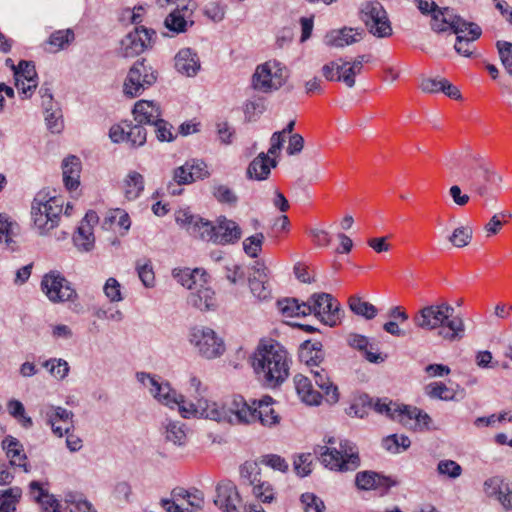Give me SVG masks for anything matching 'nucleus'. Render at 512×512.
<instances>
[{"label":"nucleus","mask_w":512,"mask_h":512,"mask_svg":"<svg viewBox=\"0 0 512 512\" xmlns=\"http://www.w3.org/2000/svg\"><path fill=\"white\" fill-rule=\"evenodd\" d=\"M144 190V178L136 172L130 171L124 180V193L128 200L137 199Z\"/></svg>","instance_id":"nucleus-40"},{"label":"nucleus","mask_w":512,"mask_h":512,"mask_svg":"<svg viewBox=\"0 0 512 512\" xmlns=\"http://www.w3.org/2000/svg\"><path fill=\"white\" fill-rule=\"evenodd\" d=\"M166 440L174 445L182 446L185 444L187 435L185 425L179 421L169 420L165 426Z\"/></svg>","instance_id":"nucleus-45"},{"label":"nucleus","mask_w":512,"mask_h":512,"mask_svg":"<svg viewBox=\"0 0 512 512\" xmlns=\"http://www.w3.org/2000/svg\"><path fill=\"white\" fill-rule=\"evenodd\" d=\"M103 291L111 302H119L123 299L120 283L113 277L106 280Z\"/></svg>","instance_id":"nucleus-63"},{"label":"nucleus","mask_w":512,"mask_h":512,"mask_svg":"<svg viewBox=\"0 0 512 512\" xmlns=\"http://www.w3.org/2000/svg\"><path fill=\"white\" fill-rule=\"evenodd\" d=\"M450 21V30L456 34L455 51L464 57H470L473 54V42L482 35L481 27L474 23L468 22L462 17L450 16L444 19V22Z\"/></svg>","instance_id":"nucleus-7"},{"label":"nucleus","mask_w":512,"mask_h":512,"mask_svg":"<svg viewBox=\"0 0 512 512\" xmlns=\"http://www.w3.org/2000/svg\"><path fill=\"white\" fill-rule=\"evenodd\" d=\"M279 420V415L271 406L256 407V421H259L262 425L272 426L279 423Z\"/></svg>","instance_id":"nucleus-59"},{"label":"nucleus","mask_w":512,"mask_h":512,"mask_svg":"<svg viewBox=\"0 0 512 512\" xmlns=\"http://www.w3.org/2000/svg\"><path fill=\"white\" fill-rule=\"evenodd\" d=\"M30 493L34 500L41 505L44 512H63L58 500L54 495L43 489L40 482L32 481L29 485Z\"/></svg>","instance_id":"nucleus-33"},{"label":"nucleus","mask_w":512,"mask_h":512,"mask_svg":"<svg viewBox=\"0 0 512 512\" xmlns=\"http://www.w3.org/2000/svg\"><path fill=\"white\" fill-rule=\"evenodd\" d=\"M301 502L305 512H323L324 502L313 493H304L301 495Z\"/></svg>","instance_id":"nucleus-62"},{"label":"nucleus","mask_w":512,"mask_h":512,"mask_svg":"<svg viewBox=\"0 0 512 512\" xmlns=\"http://www.w3.org/2000/svg\"><path fill=\"white\" fill-rule=\"evenodd\" d=\"M73 243L78 251L90 252L94 248L95 237L89 225H80L73 236Z\"/></svg>","instance_id":"nucleus-42"},{"label":"nucleus","mask_w":512,"mask_h":512,"mask_svg":"<svg viewBox=\"0 0 512 512\" xmlns=\"http://www.w3.org/2000/svg\"><path fill=\"white\" fill-rule=\"evenodd\" d=\"M189 341L198 353L207 359L220 357L225 352V344L216 332L205 326H194L189 331Z\"/></svg>","instance_id":"nucleus-8"},{"label":"nucleus","mask_w":512,"mask_h":512,"mask_svg":"<svg viewBox=\"0 0 512 512\" xmlns=\"http://www.w3.org/2000/svg\"><path fill=\"white\" fill-rule=\"evenodd\" d=\"M62 211L63 200L60 197L50 196L45 191L36 194L31 205V216L41 236L58 226Z\"/></svg>","instance_id":"nucleus-4"},{"label":"nucleus","mask_w":512,"mask_h":512,"mask_svg":"<svg viewBox=\"0 0 512 512\" xmlns=\"http://www.w3.org/2000/svg\"><path fill=\"white\" fill-rule=\"evenodd\" d=\"M198 178H201L199 172H191L190 161H187L184 165L174 169L173 181L178 185H186L194 182Z\"/></svg>","instance_id":"nucleus-53"},{"label":"nucleus","mask_w":512,"mask_h":512,"mask_svg":"<svg viewBox=\"0 0 512 512\" xmlns=\"http://www.w3.org/2000/svg\"><path fill=\"white\" fill-rule=\"evenodd\" d=\"M212 194L221 204L235 206L238 202V196L227 185L215 183L212 186Z\"/></svg>","instance_id":"nucleus-50"},{"label":"nucleus","mask_w":512,"mask_h":512,"mask_svg":"<svg viewBox=\"0 0 512 512\" xmlns=\"http://www.w3.org/2000/svg\"><path fill=\"white\" fill-rule=\"evenodd\" d=\"M265 240L263 233H256L255 235L247 237L243 241V250L251 258H257L262 250V245Z\"/></svg>","instance_id":"nucleus-56"},{"label":"nucleus","mask_w":512,"mask_h":512,"mask_svg":"<svg viewBox=\"0 0 512 512\" xmlns=\"http://www.w3.org/2000/svg\"><path fill=\"white\" fill-rule=\"evenodd\" d=\"M311 374L313 375L315 384L322 390V397H325V400L329 404H335L339 400V392L337 386H335L326 370L320 365L318 367H314L311 369Z\"/></svg>","instance_id":"nucleus-28"},{"label":"nucleus","mask_w":512,"mask_h":512,"mask_svg":"<svg viewBox=\"0 0 512 512\" xmlns=\"http://www.w3.org/2000/svg\"><path fill=\"white\" fill-rule=\"evenodd\" d=\"M41 288L52 302H64L76 296L70 282L58 272L46 274L42 279Z\"/></svg>","instance_id":"nucleus-17"},{"label":"nucleus","mask_w":512,"mask_h":512,"mask_svg":"<svg viewBox=\"0 0 512 512\" xmlns=\"http://www.w3.org/2000/svg\"><path fill=\"white\" fill-rule=\"evenodd\" d=\"M350 310L357 316L371 320L378 314V309L371 303L364 301L361 297L353 295L348 300Z\"/></svg>","instance_id":"nucleus-41"},{"label":"nucleus","mask_w":512,"mask_h":512,"mask_svg":"<svg viewBox=\"0 0 512 512\" xmlns=\"http://www.w3.org/2000/svg\"><path fill=\"white\" fill-rule=\"evenodd\" d=\"M369 62V56L360 55L354 59L352 63H349L348 68L343 69V73L337 76V81H343L345 85L349 88L354 87L355 85V76L361 73L363 68V63Z\"/></svg>","instance_id":"nucleus-39"},{"label":"nucleus","mask_w":512,"mask_h":512,"mask_svg":"<svg viewBox=\"0 0 512 512\" xmlns=\"http://www.w3.org/2000/svg\"><path fill=\"white\" fill-rule=\"evenodd\" d=\"M277 307L284 317H299L310 315L309 305L299 302L296 298H284L277 301Z\"/></svg>","instance_id":"nucleus-36"},{"label":"nucleus","mask_w":512,"mask_h":512,"mask_svg":"<svg viewBox=\"0 0 512 512\" xmlns=\"http://www.w3.org/2000/svg\"><path fill=\"white\" fill-rule=\"evenodd\" d=\"M249 287L251 293L261 301L271 297V288L267 282V278L250 277Z\"/></svg>","instance_id":"nucleus-54"},{"label":"nucleus","mask_w":512,"mask_h":512,"mask_svg":"<svg viewBox=\"0 0 512 512\" xmlns=\"http://www.w3.org/2000/svg\"><path fill=\"white\" fill-rule=\"evenodd\" d=\"M75 39V35L72 29L57 30L53 32L47 43L54 49L52 52H58L72 43Z\"/></svg>","instance_id":"nucleus-46"},{"label":"nucleus","mask_w":512,"mask_h":512,"mask_svg":"<svg viewBox=\"0 0 512 512\" xmlns=\"http://www.w3.org/2000/svg\"><path fill=\"white\" fill-rule=\"evenodd\" d=\"M260 462L246 461L240 466V478L243 485L252 486L253 495L263 503H271L275 499L272 485L261 479Z\"/></svg>","instance_id":"nucleus-11"},{"label":"nucleus","mask_w":512,"mask_h":512,"mask_svg":"<svg viewBox=\"0 0 512 512\" xmlns=\"http://www.w3.org/2000/svg\"><path fill=\"white\" fill-rule=\"evenodd\" d=\"M360 18L369 32L378 38H385L392 34V27L387 12L378 1H367L362 4Z\"/></svg>","instance_id":"nucleus-10"},{"label":"nucleus","mask_w":512,"mask_h":512,"mask_svg":"<svg viewBox=\"0 0 512 512\" xmlns=\"http://www.w3.org/2000/svg\"><path fill=\"white\" fill-rule=\"evenodd\" d=\"M135 376L137 381L148 389L150 395L162 405L173 408L175 403L182 401V395L160 376L143 371L137 372Z\"/></svg>","instance_id":"nucleus-9"},{"label":"nucleus","mask_w":512,"mask_h":512,"mask_svg":"<svg viewBox=\"0 0 512 512\" xmlns=\"http://www.w3.org/2000/svg\"><path fill=\"white\" fill-rule=\"evenodd\" d=\"M437 472L440 475L456 479L462 474V467L453 460H441L437 464Z\"/></svg>","instance_id":"nucleus-60"},{"label":"nucleus","mask_w":512,"mask_h":512,"mask_svg":"<svg viewBox=\"0 0 512 512\" xmlns=\"http://www.w3.org/2000/svg\"><path fill=\"white\" fill-rule=\"evenodd\" d=\"M355 483L361 490L370 489H389L397 484V482L390 477L381 475L374 471L358 472L355 477Z\"/></svg>","instance_id":"nucleus-24"},{"label":"nucleus","mask_w":512,"mask_h":512,"mask_svg":"<svg viewBox=\"0 0 512 512\" xmlns=\"http://www.w3.org/2000/svg\"><path fill=\"white\" fill-rule=\"evenodd\" d=\"M295 389L298 396L308 405H319L322 400V394L313 389L311 380L298 374L294 377Z\"/></svg>","instance_id":"nucleus-32"},{"label":"nucleus","mask_w":512,"mask_h":512,"mask_svg":"<svg viewBox=\"0 0 512 512\" xmlns=\"http://www.w3.org/2000/svg\"><path fill=\"white\" fill-rule=\"evenodd\" d=\"M126 128H128L127 132V142L130 143L132 147H140L146 143L147 131L144 125L137 123L132 125V123L125 122Z\"/></svg>","instance_id":"nucleus-49"},{"label":"nucleus","mask_w":512,"mask_h":512,"mask_svg":"<svg viewBox=\"0 0 512 512\" xmlns=\"http://www.w3.org/2000/svg\"><path fill=\"white\" fill-rule=\"evenodd\" d=\"M43 367L48 369L49 373L59 380H63L68 376L70 367L66 360L51 358L43 363Z\"/></svg>","instance_id":"nucleus-51"},{"label":"nucleus","mask_w":512,"mask_h":512,"mask_svg":"<svg viewBox=\"0 0 512 512\" xmlns=\"http://www.w3.org/2000/svg\"><path fill=\"white\" fill-rule=\"evenodd\" d=\"M134 120L142 125L152 126L162 117V112L158 103L149 100H139L135 103L132 110Z\"/></svg>","instance_id":"nucleus-22"},{"label":"nucleus","mask_w":512,"mask_h":512,"mask_svg":"<svg viewBox=\"0 0 512 512\" xmlns=\"http://www.w3.org/2000/svg\"><path fill=\"white\" fill-rule=\"evenodd\" d=\"M405 406L406 405H398L392 401L387 402L386 400L378 399L374 404V409L376 412L385 414L392 420L407 426V421H405Z\"/></svg>","instance_id":"nucleus-38"},{"label":"nucleus","mask_w":512,"mask_h":512,"mask_svg":"<svg viewBox=\"0 0 512 512\" xmlns=\"http://www.w3.org/2000/svg\"><path fill=\"white\" fill-rule=\"evenodd\" d=\"M173 276L182 286L186 287L189 290H193L199 286V283H202L205 276V271L199 268L194 270L183 269V270H174Z\"/></svg>","instance_id":"nucleus-37"},{"label":"nucleus","mask_w":512,"mask_h":512,"mask_svg":"<svg viewBox=\"0 0 512 512\" xmlns=\"http://www.w3.org/2000/svg\"><path fill=\"white\" fill-rule=\"evenodd\" d=\"M154 131L156 134V137L159 141L164 142H171L174 139V136L172 134V125H170L167 121L160 118L159 121H156L153 125Z\"/></svg>","instance_id":"nucleus-64"},{"label":"nucleus","mask_w":512,"mask_h":512,"mask_svg":"<svg viewBox=\"0 0 512 512\" xmlns=\"http://www.w3.org/2000/svg\"><path fill=\"white\" fill-rule=\"evenodd\" d=\"M454 308L446 302L423 307L413 317L416 327L424 330L441 328L438 335L444 340L454 342L464 337L465 325L461 317L453 316Z\"/></svg>","instance_id":"nucleus-1"},{"label":"nucleus","mask_w":512,"mask_h":512,"mask_svg":"<svg viewBox=\"0 0 512 512\" xmlns=\"http://www.w3.org/2000/svg\"><path fill=\"white\" fill-rule=\"evenodd\" d=\"M381 444L387 452L399 454L411 446V441L406 435L391 434L383 438Z\"/></svg>","instance_id":"nucleus-43"},{"label":"nucleus","mask_w":512,"mask_h":512,"mask_svg":"<svg viewBox=\"0 0 512 512\" xmlns=\"http://www.w3.org/2000/svg\"><path fill=\"white\" fill-rule=\"evenodd\" d=\"M156 32L144 26L135 27L120 42L119 53L125 58L135 57L152 45Z\"/></svg>","instance_id":"nucleus-14"},{"label":"nucleus","mask_w":512,"mask_h":512,"mask_svg":"<svg viewBox=\"0 0 512 512\" xmlns=\"http://www.w3.org/2000/svg\"><path fill=\"white\" fill-rule=\"evenodd\" d=\"M19 233V225L11 221L6 214H0V243L4 249L14 252L18 249V243L14 239Z\"/></svg>","instance_id":"nucleus-29"},{"label":"nucleus","mask_w":512,"mask_h":512,"mask_svg":"<svg viewBox=\"0 0 512 512\" xmlns=\"http://www.w3.org/2000/svg\"><path fill=\"white\" fill-rule=\"evenodd\" d=\"M471 188L481 197L488 194V185L498 186L503 179L489 164L480 162L465 174Z\"/></svg>","instance_id":"nucleus-16"},{"label":"nucleus","mask_w":512,"mask_h":512,"mask_svg":"<svg viewBox=\"0 0 512 512\" xmlns=\"http://www.w3.org/2000/svg\"><path fill=\"white\" fill-rule=\"evenodd\" d=\"M499 57L507 73L512 76V43L508 41H497Z\"/></svg>","instance_id":"nucleus-57"},{"label":"nucleus","mask_w":512,"mask_h":512,"mask_svg":"<svg viewBox=\"0 0 512 512\" xmlns=\"http://www.w3.org/2000/svg\"><path fill=\"white\" fill-rule=\"evenodd\" d=\"M175 405L178 406L179 412L184 418L198 416L215 421L225 417L222 414L223 412L217 410V403L211 402L204 397L197 398L195 403L185 405L184 396L182 395V401L175 403Z\"/></svg>","instance_id":"nucleus-19"},{"label":"nucleus","mask_w":512,"mask_h":512,"mask_svg":"<svg viewBox=\"0 0 512 512\" xmlns=\"http://www.w3.org/2000/svg\"><path fill=\"white\" fill-rule=\"evenodd\" d=\"M174 60L176 70L188 77L195 76L201 67L197 53L190 48L181 49Z\"/></svg>","instance_id":"nucleus-27"},{"label":"nucleus","mask_w":512,"mask_h":512,"mask_svg":"<svg viewBox=\"0 0 512 512\" xmlns=\"http://www.w3.org/2000/svg\"><path fill=\"white\" fill-rule=\"evenodd\" d=\"M171 11L164 21V26L171 32L180 34L186 32L194 24L193 12L196 8L192 0H180L178 5L170 7Z\"/></svg>","instance_id":"nucleus-18"},{"label":"nucleus","mask_w":512,"mask_h":512,"mask_svg":"<svg viewBox=\"0 0 512 512\" xmlns=\"http://www.w3.org/2000/svg\"><path fill=\"white\" fill-rule=\"evenodd\" d=\"M136 270L143 285L147 288L153 287L155 283V275L152 267L151 260H137Z\"/></svg>","instance_id":"nucleus-52"},{"label":"nucleus","mask_w":512,"mask_h":512,"mask_svg":"<svg viewBox=\"0 0 512 512\" xmlns=\"http://www.w3.org/2000/svg\"><path fill=\"white\" fill-rule=\"evenodd\" d=\"M7 409L9 414L15 418L22 427L28 429L33 426L31 417L26 415L25 407L19 400L11 399L7 403Z\"/></svg>","instance_id":"nucleus-47"},{"label":"nucleus","mask_w":512,"mask_h":512,"mask_svg":"<svg viewBox=\"0 0 512 512\" xmlns=\"http://www.w3.org/2000/svg\"><path fill=\"white\" fill-rule=\"evenodd\" d=\"M246 175L248 179L262 181L270 175V165L268 154L261 152L248 165Z\"/></svg>","instance_id":"nucleus-35"},{"label":"nucleus","mask_w":512,"mask_h":512,"mask_svg":"<svg viewBox=\"0 0 512 512\" xmlns=\"http://www.w3.org/2000/svg\"><path fill=\"white\" fill-rule=\"evenodd\" d=\"M14 72L15 86L20 88L21 78L26 80L29 84L22 87V93L27 94L36 89L37 83V72L35 65L32 61L21 60L18 65H12Z\"/></svg>","instance_id":"nucleus-25"},{"label":"nucleus","mask_w":512,"mask_h":512,"mask_svg":"<svg viewBox=\"0 0 512 512\" xmlns=\"http://www.w3.org/2000/svg\"><path fill=\"white\" fill-rule=\"evenodd\" d=\"M217 410L225 416L217 422L250 424L256 422V406L249 405L242 396H235L228 407L217 404Z\"/></svg>","instance_id":"nucleus-15"},{"label":"nucleus","mask_w":512,"mask_h":512,"mask_svg":"<svg viewBox=\"0 0 512 512\" xmlns=\"http://www.w3.org/2000/svg\"><path fill=\"white\" fill-rule=\"evenodd\" d=\"M507 482L501 477H492L484 482V492L489 497L498 498L499 494H503V489L507 491Z\"/></svg>","instance_id":"nucleus-58"},{"label":"nucleus","mask_w":512,"mask_h":512,"mask_svg":"<svg viewBox=\"0 0 512 512\" xmlns=\"http://www.w3.org/2000/svg\"><path fill=\"white\" fill-rule=\"evenodd\" d=\"M251 359L256 375L266 386H279L289 376L288 352L279 343L258 346Z\"/></svg>","instance_id":"nucleus-2"},{"label":"nucleus","mask_w":512,"mask_h":512,"mask_svg":"<svg viewBox=\"0 0 512 512\" xmlns=\"http://www.w3.org/2000/svg\"><path fill=\"white\" fill-rule=\"evenodd\" d=\"M314 454L326 468L333 471H353L360 466L358 448L347 439L339 442V448L317 445Z\"/></svg>","instance_id":"nucleus-3"},{"label":"nucleus","mask_w":512,"mask_h":512,"mask_svg":"<svg viewBox=\"0 0 512 512\" xmlns=\"http://www.w3.org/2000/svg\"><path fill=\"white\" fill-rule=\"evenodd\" d=\"M156 80V70L145 59L137 60L127 73L123 83V93L130 98L138 97Z\"/></svg>","instance_id":"nucleus-5"},{"label":"nucleus","mask_w":512,"mask_h":512,"mask_svg":"<svg viewBox=\"0 0 512 512\" xmlns=\"http://www.w3.org/2000/svg\"><path fill=\"white\" fill-rule=\"evenodd\" d=\"M363 30L352 27L333 29L326 33L323 42L332 48H344L362 39Z\"/></svg>","instance_id":"nucleus-21"},{"label":"nucleus","mask_w":512,"mask_h":512,"mask_svg":"<svg viewBox=\"0 0 512 512\" xmlns=\"http://www.w3.org/2000/svg\"><path fill=\"white\" fill-rule=\"evenodd\" d=\"M205 284L206 280H203L187 297L188 304L200 311H207L216 307L215 293Z\"/></svg>","instance_id":"nucleus-23"},{"label":"nucleus","mask_w":512,"mask_h":512,"mask_svg":"<svg viewBox=\"0 0 512 512\" xmlns=\"http://www.w3.org/2000/svg\"><path fill=\"white\" fill-rule=\"evenodd\" d=\"M45 122L51 133H60L63 129L62 112L59 107L45 112Z\"/></svg>","instance_id":"nucleus-61"},{"label":"nucleus","mask_w":512,"mask_h":512,"mask_svg":"<svg viewBox=\"0 0 512 512\" xmlns=\"http://www.w3.org/2000/svg\"><path fill=\"white\" fill-rule=\"evenodd\" d=\"M473 236V231L468 226H461L452 232V234L448 237V241L456 248H463L467 246Z\"/></svg>","instance_id":"nucleus-55"},{"label":"nucleus","mask_w":512,"mask_h":512,"mask_svg":"<svg viewBox=\"0 0 512 512\" xmlns=\"http://www.w3.org/2000/svg\"><path fill=\"white\" fill-rule=\"evenodd\" d=\"M284 82L283 69L277 62L258 65L252 76L253 88L264 93L278 90Z\"/></svg>","instance_id":"nucleus-13"},{"label":"nucleus","mask_w":512,"mask_h":512,"mask_svg":"<svg viewBox=\"0 0 512 512\" xmlns=\"http://www.w3.org/2000/svg\"><path fill=\"white\" fill-rule=\"evenodd\" d=\"M299 359L311 369L318 367L324 360L321 342L304 341L299 348Z\"/></svg>","instance_id":"nucleus-31"},{"label":"nucleus","mask_w":512,"mask_h":512,"mask_svg":"<svg viewBox=\"0 0 512 512\" xmlns=\"http://www.w3.org/2000/svg\"><path fill=\"white\" fill-rule=\"evenodd\" d=\"M175 219L177 224L185 227L191 235L201 239L202 230H204V224L207 220L200 216L193 215L186 209L177 211Z\"/></svg>","instance_id":"nucleus-34"},{"label":"nucleus","mask_w":512,"mask_h":512,"mask_svg":"<svg viewBox=\"0 0 512 512\" xmlns=\"http://www.w3.org/2000/svg\"><path fill=\"white\" fill-rule=\"evenodd\" d=\"M460 17L456 15L453 9L449 7H444L442 9L437 10L435 14H432L431 28L433 31L437 33L445 32L450 29V21H445L444 19L448 17Z\"/></svg>","instance_id":"nucleus-48"},{"label":"nucleus","mask_w":512,"mask_h":512,"mask_svg":"<svg viewBox=\"0 0 512 512\" xmlns=\"http://www.w3.org/2000/svg\"><path fill=\"white\" fill-rule=\"evenodd\" d=\"M22 496V490L19 487H12L0 491V512H16V505Z\"/></svg>","instance_id":"nucleus-44"},{"label":"nucleus","mask_w":512,"mask_h":512,"mask_svg":"<svg viewBox=\"0 0 512 512\" xmlns=\"http://www.w3.org/2000/svg\"><path fill=\"white\" fill-rule=\"evenodd\" d=\"M81 161L78 157L70 155L62 162L63 181L70 191L76 189L80 184Z\"/></svg>","instance_id":"nucleus-30"},{"label":"nucleus","mask_w":512,"mask_h":512,"mask_svg":"<svg viewBox=\"0 0 512 512\" xmlns=\"http://www.w3.org/2000/svg\"><path fill=\"white\" fill-rule=\"evenodd\" d=\"M214 504L224 512H239L241 497L231 481H222L216 486Z\"/></svg>","instance_id":"nucleus-20"},{"label":"nucleus","mask_w":512,"mask_h":512,"mask_svg":"<svg viewBox=\"0 0 512 512\" xmlns=\"http://www.w3.org/2000/svg\"><path fill=\"white\" fill-rule=\"evenodd\" d=\"M204 225L201 239L213 244L231 245L237 243L242 237L240 226L234 220L225 216L218 217L215 224L207 220Z\"/></svg>","instance_id":"nucleus-6"},{"label":"nucleus","mask_w":512,"mask_h":512,"mask_svg":"<svg viewBox=\"0 0 512 512\" xmlns=\"http://www.w3.org/2000/svg\"><path fill=\"white\" fill-rule=\"evenodd\" d=\"M1 445L2 449L6 451V456L10 459L9 464L11 466L20 467L26 473L30 471L23 445L18 439L9 435L3 439Z\"/></svg>","instance_id":"nucleus-26"},{"label":"nucleus","mask_w":512,"mask_h":512,"mask_svg":"<svg viewBox=\"0 0 512 512\" xmlns=\"http://www.w3.org/2000/svg\"><path fill=\"white\" fill-rule=\"evenodd\" d=\"M306 304L309 305L310 314L317 317L322 323L334 326L339 319L340 303L329 293H314Z\"/></svg>","instance_id":"nucleus-12"}]
</instances>
